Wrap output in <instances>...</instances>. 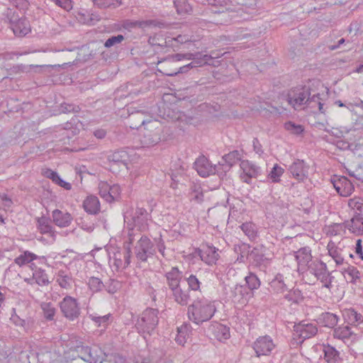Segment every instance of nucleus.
<instances>
[{
	"label": "nucleus",
	"mask_w": 363,
	"mask_h": 363,
	"mask_svg": "<svg viewBox=\"0 0 363 363\" xmlns=\"http://www.w3.org/2000/svg\"><path fill=\"white\" fill-rule=\"evenodd\" d=\"M216 311L215 302L206 298L195 300L188 307L189 318L196 324L210 320Z\"/></svg>",
	"instance_id": "nucleus-1"
},
{
	"label": "nucleus",
	"mask_w": 363,
	"mask_h": 363,
	"mask_svg": "<svg viewBox=\"0 0 363 363\" xmlns=\"http://www.w3.org/2000/svg\"><path fill=\"white\" fill-rule=\"evenodd\" d=\"M318 333V328L313 323H299L294 327V337L297 345L301 344L304 340L311 338Z\"/></svg>",
	"instance_id": "nucleus-2"
},
{
	"label": "nucleus",
	"mask_w": 363,
	"mask_h": 363,
	"mask_svg": "<svg viewBox=\"0 0 363 363\" xmlns=\"http://www.w3.org/2000/svg\"><path fill=\"white\" fill-rule=\"evenodd\" d=\"M121 189L118 184L110 185L106 182H101L99 184V194L100 196L108 203H113L121 196Z\"/></svg>",
	"instance_id": "nucleus-3"
},
{
	"label": "nucleus",
	"mask_w": 363,
	"mask_h": 363,
	"mask_svg": "<svg viewBox=\"0 0 363 363\" xmlns=\"http://www.w3.org/2000/svg\"><path fill=\"white\" fill-rule=\"evenodd\" d=\"M240 178L242 182L250 184L253 179L257 178L260 174V168L253 162L245 160L240 164Z\"/></svg>",
	"instance_id": "nucleus-4"
},
{
	"label": "nucleus",
	"mask_w": 363,
	"mask_h": 363,
	"mask_svg": "<svg viewBox=\"0 0 363 363\" xmlns=\"http://www.w3.org/2000/svg\"><path fill=\"white\" fill-rule=\"evenodd\" d=\"M309 95V91L306 87L297 86L289 91L287 100L294 108H298L308 101Z\"/></svg>",
	"instance_id": "nucleus-5"
},
{
	"label": "nucleus",
	"mask_w": 363,
	"mask_h": 363,
	"mask_svg": "<svg viewBox=\"0 0 363 363\" xmlns=\"http://www.w3.org/2000/svg\"><path fill=\"white\" fill-rule=\"evenodd\" d=\"M63 315L69 320H73L79 315V307L77 300L69 296L63 298L60 303Z\"/></svg>",
	"instance_id": "nucleus-6"
},
{
	"label": "nucleus",
	"mask_w": 363,
	"mask_h": 363,
	"mask_svg": "<svg viewBox=\"0 0 363 363\" xmlns=\"http://www.w3.org/2000/svg\"><path fill=\"white\" fill-rule=\"evenodd\" d=\"M331 182L337 193L341 196H350L354 190L353 184L345 177L334 175Z\"/></svg>",
	"instance_id": "nucleus-7"
},
{
	"label": "nucleus",
	"mask_w": 363,
	"mask_h": 363,
	"mask_svg": "<svg viewBox=\"0 0 363 363\" xmlns=\"http://www.w3.org/2000/svg\"><path fill=\"white\" fill-rule=\"evenodd\" d=\"M153 243L147 236H143L135 246V254L138 259L143 262L147 259L149 255L153 252Z\"/></svg>",
	"instance_id": "nucleus-8"
},
{
	"label": "nucleus",
	"mask_w": 363,
	"mask_h": 363,
	"mask_svg": "<svg viewBox=\"0 0 363 363\" xmlns=\"http://www.w3.org/2000/svg\"><path fill=\"white\" fill-rule=\"evenodd\" d=\"M275 345L269 336H262L254 342L253 348L257 356L269 355L274 349Z\"/></svg>",
	"instance_id": "nucleus-9"
},
{
	"label": "nucleus",
	"mask_w": 363,
	"mask_h": 363,
	"mask_svg": "<svg viewBox=\"0 0 363 363\" xmlns=\"http://www.w3.org/2000/svg\"><path fill=\"white\" fill-rule=\"evenodd\" d=\"M158 312L155 309L148 308L145 310L141 317V326L144 330L149 332L152 330L158 323Z\"/></svg>",
	"instance_id": "nucleus-10"
},
{
	"label": "nucleus",
	"mask_w": 363,
	"mask_h": 363,
	"mask_svg": "<svg viewBox=\"0 0 363 363\" xmlns=\"http://www.w3.org/2000/svg\"><path fill=\"white\" fill-rule=\"evenodd\" d=\"M194 166L198 174L203 177L213 174L216 172V167L212 165L208 160L203 156L196 160Z\"/></svg>",
	"instance_id": "nucleus-11"
},
{
	"label": "nucleus",
	"mask_w": 363,
	"mask_h": 363,
	"mask_svg": "<svg viewBox=\"0 0 363 363\" xmlns=\"http://www.w3.org/2000/svg\"><path fill=\"white\" fill-rule=\"evenodd\" d=\"M84 211L89 215H96L101 211V203L97 196L90 194L82 201Z\"/></svg>",
	"instance_id": "nucleus-12"
},
{
	"label": "nucleus",
	"mask_w": 363,
	"mask_h": 363,
	"mask_svg": "<svg viewBox=\"0 0 363 363\" xmlns=\"http://www.w3.org/2000/svg\"><path fill=\"white\" fill-rule=\"evenodd\" d=\"M308 166L303 161L297 160L290 166V172L293 177L298 181H304L308 176Z\"/></svg>",
	"instance_id": "nucleus-13"
},
{
	"label": "nucleus",
	"mask_w": 363,
	"mask_h": 363,
	"mask_svg": "<svg viewBox=\"0 0 363 363\" xmlns=\"http://www.w3.org/2000/svg\"><path fill=\"white\" fill-rule=\"evenodd\" d=\"M52 218L54 223L60 228L67 227L72 221V216L69 213L58 209L52 211Z\"/></svg>",
	"instance_id": "nucleus-14"
},
{
	"label": "nucleus",
	"mask_w": 363,
	"mask_h": 363,
	"mask_svg": "<svg viewBox=\"0 0 363 363\" xmlns=\"http://www.w3.org/2000/svg\"><path fill=\"white\" fill-rule=\"evenodd\" d=\"M37 228L41 234H45L50 236L52 241L55 240V231L48 218H38L37 219Z\"/></svg>",
	"instance_id": "nucleus-15"
},
{
	"label": "nucleus",
	"mask_w": 363,
	"mask_h": 363,
	"mask_svg": "<svg viewBox=\"0 0 363 363\" xmlns=\"http://www.w3.org/2000/svg\"><path fill=\"white\" fill-rule=\"evenodd\" d=\"M42 174L45 177L51 179L55 184L66 190H70L72 189V184L69 182L64 181L56 172L50 169H43Z\"/></svg>",
	"instance_id": "nucleus-16"
},
{
	"label": "nucleus",
	"mask_w": 363,
	"mask_h": 363,
	"mask_svg": "<svg viewBox=\"0 0 363 363\" xmlns=\"http://www.w3.org/2000/svg\"><path fill=\"white\" fill-rule=\"evenodd\" d=\"M191 335V327L190 325L184 323L177 328V334L174 338L176 342L184 346Z\"/></svg>",
	"instance_id": "nucleus-17"
},
{
	"label": "nucleus",
	"mask_w": 363,
	"mask_h": 363,
	"mask_svg": "<svg viewBox=\"0 0 363 363\" xmlns=\"http://www.w3.org/2000/svg\"><path fill=\"white\" fill-rule=\"evenodd\" d=\"M12 30L16 36L23 37L30 32V26L26 19H20L13 23Z\"/></svg>",
	"instance_id": "nucleus-18"
},
{
	"label": "nucleus",
	"mask_w": 363,
	"mask_h": 363,
	"mask_svg": "<svg viewBox=\"0 0 363 363\" xmlns=\"http://www.w3.org/2000/svg\"><path fill=\"white\" fill-rule=\"evenodd\" d=\"M348 229L352 233L361 235L363 233V216L359 214L354 215L348 223Z\"/></svg>",
	"instance_id": "nucleus-19"
},
{
	"label": "nucleus",
	"mask_w": 363,
	"mask_h": 363,
	"mask_svg": "<svg viewBox=\"0 0 363 363\" xmlns=\"http://www.w3.org/2000/svg\"><path fill=\"white\" fill-rule=\"evenodd\" d=\"M218 250L213 246H208L201 258L208 264H215L219 259Z\"/></svg>",
	"instance_id": "nucleus-20"
},
{
	"label": "nucleus",
	"mask_w": 363,
	"mask_h": 363,
	"mask_svg": "<svg viewBox=\"0 0 363 363\" xmlns=\"http://www.w3.org/2000/svg\"><path fill=\"white\" fill-rule=\"evenodd\" d=\"M334 337L344 341L352 339V341L357 340V335L353 334L349 326H340L334 331Z\"/></svg>",
	"instance_id": "nucleus-21"
},
{
	"label": "nucleus",
	"mask_w": 363,
	"mask_h": 363,
	"mask_svg": "<svg viewBox=\"0 0 363 363\" xmlns=\"http://www.w3.org/2000/svg\"><path fill=\"white\" fill-rule=\"evenodd\" d=\"M242 157V154L238 150H233L225 154L222 158V165L232 167L236 164Z\"/></svg>",
	"instance_id": "nucleus-22"
},
{
	"label": "nucleus",
	"mask_w": 363,
	"mask_h": 363,
	"mask_svg": "<svg viewBox=\"0 0 363 363\" xmlns=\"http://www.w3.org/2000/svg\"><path fill=\"white\" fill-rule=\"evenodd\" d=\"M213 334L218 340L225 341L230 336V328L224 325L216 323L213 325Z\"/></svg>",
	"instance_id": "nucleus-23"
},
{
	"label": "nucleus",
	"mask_w": 363,
	"mask_h": 363,
	"mask_svg": "<svg viewBox=\"0 0 363 363\" xmlns=\"http://www.w3.org/2000/svg\"><path fill=\"white\" fill-rule=\"evenodd\" d=\"M33 278L39 286H47L50 283L49 275L41 268L33 270Z\"/></svg>",
	"instance_id": "nucleus-24"
},
{
	"label": "nucleus",
	"mask_w": 363,
	"mask_h": 363,
	"mask_svg": "<svg viewBox=\"0 0 363 363\" xmlns=\"http://www.w3.org/2000/svg\"><path fill=\"white\" fill-rule=\"evenodd\" d=\"M168 284L172 290L179 287L181 275L177 269H172L167 275Z\"/></svg>",
	"instance_id": "nucleus-25"
},
{
	"label": "nucleus",
	"mask_w": 363,
	"mask_h": 363,
	"mask_svg": "<svg viewBox=\"0 0 363 363\" xmlns=\"http://www.w3.org/2000/svg\"><path fill=\"white\" fill-rule=\"evenodd\" d=\"M37 258L38 256L35 254L29 251H24L15 259L14 262L17 265L21 267L31 262Z\"/></svg>",
	"instance_id": "nucleus-26"
},
{
	"label": "nucleus",
	"mask_w": 363,
	"mask_h": 363,
	"mask_svg": "<svg viewBox=\"0 0 363 363\" xmlns=\"http://www.w3.org/2000/svg\"><path fill=\"white\" fill-rule=\"evenodd\" d=\"M325 360L329 363H335L338 359V352L330 345H324L323 348Z\"/></svg>",
	"instance_id": "nucleus-27"
},
{
	"label": "nucleus",
	"mask_w": 363,
	"mask_h": 363,
	"mask_svg": "<svg viewBox=\"0 0 363 363\" xmlns=\"http://www.w3.org/2000/svg\"><path fill=\"white\" fill-rule=\"evenodd\" d=\"M188 40L186 36L178 35L177 38L167 37L164 39V43H158L160 46L176 48L179 43H183Z\"/></svg>",
	"instance_id": "nucleus-28"
},
{
	"label": "nucleus",
	"mask_w": 363,
	"mask_h": 363,
	"mask_svg": "<svg viewBox=\"0 0 363 363\" xmlns=\"http://www.w3.org/2000/svg\"><path fill=\"white\" fill-rule=\"evenodd\" d=\"M245 280L247 288L252 291L260 287L261 281L257 276L253 273H250L246 276Z\"/></svg>",
	"instance_id": "nucleus-29"
},
{
	"label": "nucleus",
	"mask_w": 363,
	"mask_h": 363,
	"mask_svg": "<svg viewBox=\"0 0 363 363\" xmlns=\"http://www.w3.org/2000/svg\"><path fill=\"white\" fill-rule=\"evenodd\" d=\"M72 278L69 274L62 270H60L57 275V282L59 285L64 289H67L70 286Z\"/></svg>",
	"instance_id": "nucleus-30"
},
{
	"label": "nucleus",
	"mask_w": 363,
	"mask_h": 363,
	"mask_svg": "<svg viewBox=\"0 0 363 363\" xmlns=\"http://www.w3.org/2000/svg\"><path fill=\"white\" fill-rule=\"evenodd\" d=\"M349 207L354 212V215L363 216V202L360 198L354 197L348 201Z\"/></svg>",
	"instance_id": "nucleus-31"
},
{
	"label": "nucleus",
	"mask_w": 363,
	"mask_h": 363,
	"mask_svg": "<svg viewBox=\"0 0 363 363\" xmlns=\"http://www.w3.org/2000/svg\"><path fill=\"white\" fill-rule=\"evenodd\" d=\"M284 173V169L279 166L278 164H275L272 167V170L268 174L269 179L272 182L277 183L280 181V178Z\"/></svg>",
	"instance_id": "nucleus-32"
},
{
	"label": "nucleus",
	"mask_w": 363,
	"mask_h": 363,
	"mask_svg": "<svg viewBox=\"0 0 363 363\" xmlns=\"http://www.w3.org/2000/svg\"><path fill=\"white\" fill-rule=\"evenodd\" d=\"M173 296L176 302L181 305H186L188 302L189 296L184 292L180 287L172 290Z\"/></svg>",
	"instance_id": "nucleus-33"
},
{
	"label": "nucleus",
	"mask_w": 363,
	"mask_h": 363,
	"mask_svg": "<svg viewBox=\"0 0 363 363\" xmlns=\"http://www.w3.org/2000/svg\"><path fill=\"white\" fill-rule=\"evenodd\" d=\"M41 308L45 318L48 320H52L55 315L56 310L50 303H43Z\"/></svg>",
	"instance_id": "nucleus-34"
},
{
	"label": "nucleus",
	"mask_w": 363,
	"mask_h": 363,
	"mask_svg": "<svg viewBox=\"0 0 363 363\" xmlns=\"http://www.w3.org/2000/svg\"><path fill=\"white\" fill-rule=\"evenodd\" d=\"M174 3L179 13H188L191 11V7L187 0H177Z\"/></svg>",
	"instance_id": "nucleus-35"
},
{
	"label": "nucleus",
	"mask_w": 363,
	"mask_h": 363,
	"mask_svg": "<svg viewBox=\"0 0 363 363\" xmlns=\"http://www.w3.org/2000/svg\"><path fill=\"white\" fill-rule=\"evenodd\" d=\"M243 233L250 238H254L256 236L255 225L251 222H247L240 226Z\"/></svg>",
	"instance_id": "nucleus-36"
},
{
	"label": "nucleus",
	"mask_w": 363,
	"mask_h": 363,
	"mask_svg": "<svg viewBox=\"0 0 363 363\" xmlns=\"http://www.w3.org/2000/svg\"><path fill=\"white\" fill-rule=\"evenodd\" d=\"M284 128L290 133L294 135H299L304 130L301 125H298L291 121L284 123Z\"/></svg>",
	"instance_id": "nucleus-37"
},
{
	"label": "nucleus",
	"mask_w": 363,
	"mask_h": 363,
	"mask_svg": "<svg viewBox=\"0 0 363 363\" xmlns=\"http://www.w3.org/2000/svg\"><path fill=\"white\" fill-rule=\"evenodd\" d=\"M296 259L299 264L308 263L311 259V255L306 248H302L298 251Z\"/></svg>",
	"instance_id": "nucleus-38"
},
{
	"label": "nucleus",
	"mask_w": 363,
	"mask_h": 363,
	"mask_svg": "<svg viewBox=\"0 0 363 363\" xmlns=\"http://www.w3.org/2000/svg\"><path fill=\"white\" fill-rule=\"evenodd\" d=\"M343 315L349 322L354 323L360 321L361 315L357 313L353 309H348L345 311Z\"/></svg>",
	"instance_id": "nucleus-39"
},
{
	"label": "nucleus",
	"mask_w": 363,
	"mask_h": 363,
	"mask_svg": "<svg viewBox=\"0 0 363 363\" xmlns=\"http://www.w3.org/2000/svg\"><path fill=\"white\" fill-rule=\"evenodd\" d=\"M88 284L90 289L94 292L101 291L104 286V284L100 279L96 277L90 278Z\"/></svg>",
	"instance_id": "nucleus-40"
},
{
	"label": "nucleus",
	"mask_w": 363,
	"mask_h": 363,
	"mask_svg": "<svg viewBox=\"0 0 363 363\" xmlns=\"http://www.w3.org/2000/svg\"><path fill=\"white\" fill-rule=\"evenodd\" d=\"M160 140L159 135L156 133L153 135H145L143 143L146 147L152 146L157 144Z\"/></svg>",
	"instance_id": "nucleus-41"
},
{
	"label": "nucleus",
	"mask_w": 363,
	"mask_h": 363,
	"mask_svg": "<svg viewBox=\"0 0 363 363\" xmlns=\"http://www.w3.org/2000/svg\"><path fill=\"white\" fill-rule=\"evenodd\" d=\"M189 287L191 290L198 291L200 289L201 282L194 275H190L186 279Z\"/></svg>",
	"instance_id": "nucleus-42"
},
{
	"label": "nucleus",
	"mask_w": 363,
	"mask_h": 363,
	"mask_svg": "<svg viewBox=\"0 0 363 363\" xmlns=\"http://www.w3.org/2000/svg\"><path fill=\"white\" fill-rule=\"evenodd\" d=\"M325 326L332 328L337 323V317L333 313H326L323 316Z\"/></svg>",
	"instance_id": "nucleus-43"
},
{
	"label": "nucleus",
	"mask_w": 363,
	"mask_h": 363,
	"mask_svg": "<svg viewBox=\"0 0 363 363\" xmlns=\"http://www.w3.org/2000/svg\"><path fill=\"white\" fill-rule=\"evenodd\" d=\"M110 316V314L104 316H93L91 319L98 326H106L108 324Z\"/></svg>",
	"instance_id": "nucleus-44"
},
{
	"label": "nucleus",
	"mask_w": 363,
	"mask_h": 363,
	"mask_svg": "<svg viewBox=\"0 0 363 363\" xmlns=\"http://www.w3.org/2000/svg\"><path fill=\"white\" fill-rule=\"evenodd\" d=\"M123 39H124V38H123V36L122 35H118L117 36H113V37H111V38H108L106 41L104 45L106 48H110V47L113 46L115 44L121 43L123 40Z\"/></svg>",
	"instance_id": "nucleus-45"
},
{
	"label": "nucleus",
	"mask_w": 363,
	"mask_h": 363,
	"mask_svg": "<svg viewBox=\"0 0 363 363\" xmlns=\"http://www.w3.org/2000/svg\"><path fill=\"white\" fill-rule=\"evenodd\" d=\"M10 1L14 6L21 10L27 9L29 6L28 0H10Z\"/></svg>",
	"instance_id": "nucleus-46"
},
{
	"label": "nucleus",
	"mask_w": 363,
	"mask_h": 363,
	"mask_svg": "<svg viewBox=\"0 0 363 363\" xmlns=\"http://www.w3.org/2000/svg\"><path fill=\"white\" fill-rule=\"evenodd\" d=\"M194 200L198 203H201L203 201V194L200 186H194L193 190Z\"/></svg>",
	"instance_id": "nucleus-47"
},
{
	"label": "nucleus",
	"mask_w": 363,
	"mask_h": 363,
	"mask_svg": "<svg viewBox=\"0 0 363 363\" xmlns=\"http://www.w3.org/2000/svg\"><path fill=\"white\" fill-rule=\"evenodd\" d=\"M94 4L97 5L99 7H108L111 6L112 4H114L113 2L108 0H93ZM116 2L118 4L120 3L121 0H116Z\"/></svg>",
	"instance_id": "nucleus-48"
},
{
	"label": "nucleus",
	"mask_w": 363,
	"mask_h": 363,
	"mask_svg": "<svg viewBox=\"0 0 363 363\" xmlns=\"http://www.w3.org/2000/svg\"><path fill=\"white\" fill-rule=\"evenodd\" d=\"M355 252L363 260V252H362V240L360 239H358L357 240L356 247H355Z\"/></svg>",
	"instance_id": "nucleus-49"
},
{
	"label": "nucleus",
	"mask_w": 363,
	"mask_h": 363,
	"mask_svg": "<svg viewBox=\"0 0 363 363\" xmlns=\"http://www.w3.org/2000/svg\"><path fill=\"white\" fill-rule=\"evenodd\" d=\"M271 286L275 290V288H280L281 292L284 291V284L280 281H273L271 284Z\"/></svg>",
	"instance_id": "nucleus-50"
},
{
	"label": "nucleus",
	"mask_w": 363,
	"mask_h": 363,
	"mask_svg": "<svg viewBox=\"0 0 363 363\" xmlns=\"http://www.w3.org/2000/svg\"><path fill=\"white\" fill-rule=\"evenodd\" d=\"M94 135L98 138H103L105 136L106 133L104 130H99L95 132Z\"/></svg>",
	"instance_id": "nucleus-51"
},
{
	"label": "nucleus",
	"mask_w": 363,
	"mask_h": 363,
	"mask_svg": "<svg viewBox=\"0 0 363 363\" xmlns=\"http://www.w3.org/2000/svg\"><path fill=\"white\" fill-rule=\"evenodd\" d=\"M210 4L213 5H223V3H225V0H208Z\"/></svg>",
	"instance_id": "nucleus-52"
},
{
	"label": "nucleus",
	"mask_w": 363,
	"mask_h": 363,
	"mask_svg": "<svg viewBox=\"0 0 363 363\" xmlns=\"http://www.w3.org/2000/svg\"><path fill=\"white\" fill-rule=\"evenodd\" d=\"M158 250L162 254V256H164L165 246H164V243L159 245Z\"/></svg>",
	"instance_id": "nucleus-53"
},
{
	"label": "nucleus",
	"mask_w": 363,
	"mask_h": 363,
	"mask_svg": "<svg viewBox=\"0 0 363 363\" xmlns=\"http://www.w3.org/2000/svg\"><path fill=\"white\" fill-rule=\"evenodd\" d=\"M211 57L207 56V55H204V57L203 59L202 60L201 62H199L198 64L199 66H201L202 65H204L206 63L208 62V60H209Z\"/></svg>",
	"instance_id": "nucleus-54"
},
{
	"label": "nucleus",
	"mask_w": 363,
	"mask_h": 363,
	"mask_svg": "<svg viewBox=\"0 0 363 363\" xmlns=\"http://www.w3.org/2000/svg\"><path fill=\"white\" fill-rule=\"evenodd\" d=\"M362 71H363V65H360L356 69V72H357V73L362 72Z\"/></svg>",
	"instance_id": "nucleus-55"
},
{
	"label": "nucleus",
	"mask_w": 363,
	"mask_h": 363,
	"mask_svg": "<svg viewBox=\"0 0 363 363\" xmlns=\"http://www.w3.org/2000/svg\"><path fill=\"white\" fill-rule=\"evenodd\" d=\"M335 104L339 106V107H343L345 106L344 104L341 101H337L335 102Z\"/></svg>",
	"instance_id": "nucleus-56"
},
{
	"label": "nucleus",
	"mask_w": 363,
	"mask_h": 363,
	"mask_svg": "<svg viewBox=\"0 0 363 363\" xmlns=\"http://www.w3.org/2000/svg\"><path fill=\"white\" fill-rule=\"evenodd\" d=\"M4 300V296L1 292H0V306L3 303Z\"/></svg>",
	"instance_id": "nucleus-57"
},
{
	"label": "nucleus",
	"mask_w": 363,
	"mask_h": 363,
	"mask_svg": "<svg viewBox=\"0 0 363 363\" xmlns=\"http://www.w3.org/2000/svg\"><path fill=\"white\" fill-rule=\"evenodd\" d=\"M351 272H352L354 274H355V276H356L357 277H358L359 272H358L356 269L353 268L352 269H351Z\"/></svg>",
	"instance_id": "nucleus-58"
},
{
	"label": "nucleus",
	"mask_w": 363,
	"mask_h": 363,
	"mask_svg": "<svg viewBox=\"0 0 363 363\" xmlns=\"http://www.w3.org/2000/svg\"><path fill=\"white\" fill-rule=\"evenodd\" d=\"M323 105L321 103H319V111L320 112H322V113L323 112Z\"/></svg>",
	"instance_id": "nucleus-59"
},
{
	"label": "nucleus",
	"mask_w": 363,
	"mask_h": 363,
	"mask_svg": "<svg viewBox=\"0 0 363 363\" xmlns=\"http://www.w3.org/2000/svg\"><path fill=\"white\" fill-rule=\"evenodd\" d=\"M154 40H155V38H150V43L153 44V45H156V43H154Z\"/></svg>",
	"instance_id": "nucleus-60"
},
{
	"label": "nucleus",
	"mask_w": 363,
	"mask_h": 363,
	"mask_svg": "<svg viewBox=\"0 0 363 363\" xmlns=\"http://www.w3.org/2000/svg\"><path fill=\"white\" fill-rule=\"evenodd\" d=\"M191 55H192L191 54H188V55H186V57L187 59L190 60V59L191 58Z\"/></svg>",
	"instance_id": "nucleus-61"
},
{
	"label": "nucleus",
	"mask_w": 363,
	"mask_h": 363,
	"mask_svg": "<svg viewBox=\"0 0 363 363\" xmlns=\"http://www.w3.org/2000/svg\"><path fill=\"white\" fill-rule=\"evenodd\" d=\"M6 200L7 201H9V203H11V199H6Z\"/></svg>",
	"instance_id": "nucleus-62"
},
{
	"label": "nucleus",
	"mask_w": 363,
	"mask_h": 363,
	"mask_svg": "<svg viewBox=\"0 0 363 363\" xmlns=\"http://www.w3.org/2000/svg\"><path fill=\"white\" fill-rule=\"evenodd\" d=\"M167 75H169V76H172L174 74L173 73H167Z\"/></svg>",
	"instance_id": "nucleus-63"
},
{
	"label": "nucleus",
	"mask_w": 363,
	"mask_h": 363,
	"mask_svg": "<svg viewBox=\"0 0 363 363\" xmlns=\"http://www.w3.org/2000/svg\"><path fill=\"white\" fill-rule=\"evenodd\" d=\"M1 223H4V218H1Z\"/></svg>",
	"instance_id": "nucleus-64"
}]
</instances>
